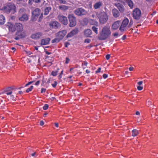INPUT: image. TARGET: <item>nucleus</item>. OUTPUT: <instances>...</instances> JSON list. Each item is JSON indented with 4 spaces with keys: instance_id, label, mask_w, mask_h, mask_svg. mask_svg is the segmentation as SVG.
Wrapping results in <instances>:
<instances>
[{
    "instance_id": "obj_1",
    "label": "nucleus",
    "mask_w": 158,
    "mask_h": 158,
    "mask_svg": "<svg viewBox=\"0 0 158 158\" xmlns=\"http://www.w3.org/2000/svg\"><path fill=\"white\" fill-rule=\"evenodd\" d=\"M111 34L110 27L108 26H104L98 36L100 40H105L108 38Z\"/></svg>"
},
{
    "instance_id": "obj_2",
    "label": "nucleus",
    "mask_w": 158,
    "mask_h": 158,
    "mask_svg": "<svg viewBox=\"0 0 158 158\" xmlns=\"http://www.w3.org/2000/svg\"><path fill=\"white\" fill-rule=\"evenodd\" d=\"M133 22L132 19H131L129 22L128 19L125 18L123 21L120 27L119 30L121 32H123L126 30L127 27L129 28L131 27L133 24Z\"/></svg>"
},
{
    "instance_id": "obj_3",
    "label": "nucleus",
    "mask_w": 158,
    "mask_h": 158,
    "mask_svg": "<svg viewBox=\"0 0 158 158\" xmlns=\"http://www.w3.org/2000/svg\"><path fill=\"white\" fill-rule=\"evenodd\" d=\"M7 26L10 31L14 32L15 30L17 31H23V25L20 23H17L13 25L11 23H8Z\"/></svg>"
},
{
    "instance_id": "obj_4",
    "label": "nucleus",
    "mask_w": 158,
    "mask_h": 158,
    "mask_svg": "<svg viewBox=\"0 0 158 158\" xmlns=\"http://www.w3.org/2000/svg\"><path fill=\"white\" fill-rule=\"evenodd\" d=\"M5 13L9 14L11 11L13 14L16 12V8L15 6L12 4L9 3L5 5L2 9Z\"/></svg>"
},
{
    "instance_id": "obj_5",
    "label": "nucleus",
    "mask_w": 158,
    "mask_h": 158,
    "mask_svg": "<svg viewBox=\"0 0 158 158\" xmlns=\"http://www.w3.org/2000/svg\"><path fill=\"white\" fill-rule=\"evenodd\" d=\"M96 16L98 18L101 24H104L108 20V17L107 14L104 11L97 12Z\"/></svg>"
},
{
    "instance_id": "obj_6",
    "label": "nucleus",
    "mask_w": 158,
    "mask_h": 158,
    "mask_svg": "<svg viewBox=\"0 0 158 158\" xmlns=\"http://www.w3.org/2000/svg\"><path fill=\"white\" fill-rule=\"evenodd\" d=\"M68 18L69 20V27H72L75 26L76 24L77 20L74 15L73 14H69Z\"/></svg>"
},
{
    "instance_id": "obj_7",
    "label": "nucleus",
    "mask_w": 158,
    "mask_h": 158,
    "mask_svg": "<svg viewBox=\"0 0 158 158\" xmlns=\"http://www.w3.org/2000/svg\"><path fill=\"white\" fill-rule=\"evenodd\" d=\"M141 12L140 9L138 8H135L133 11L132 16L134 19H139L141 16Z\"/></svg>"
},
{
    "instance_id": "obj_8",
    "label": "nucleus",
    "mask_w": 158,
    "mask_h": 158,
    "mask_svg": "<svg viewBox=\"0 0 158 158\" xmlns=\"http://www.w3.org/2000/svg\"><path fill=\"white\" fill-rule=\"evenodd\" d=\"M41 10L39 8H36L32 13L31 20L32 21H36L40 14Z\"/></svg>"
},
{
    "instance_id": "obj_9",
    "label": "nucleus",
    "mask_w": 158,
    "mask_h": 158,
    "mask_svg": "<svg viewBox=\"0 0 158 158\" xmlns=\"http://www.w3.org/2000/svg\"><path fill=\"white\" fill-rule=\"evenodd\" d=\"M74 13L76 15L81 16L85 15L87 13V11L82 8H79L75 10Z\"/></svg>"
},
{
    "instance_id": "obj_10",
    "label": "nucleus",
    "mask_w": 158,
    "mask_h": 158,
    "mask_svg": "<svg viewBox=\"0 0 158 158\" xmlns=\"http://www.w3.org/2000/svg\"><path fill=\"white\" fill-rule=\"evenodd\" d=\"M59 21L64 25H66L68 23V20L67 18L64 16L59 15L58 16Z\"/></svg>"
},
{
    "instance_id": "obj_11",
    "label": "nucleus",
    "mask_w": 158,
    "mask_h": 158,
    "mask_svg": "<svg viewBox=\"0 0 158 158\" xmlns=\"http://www.w3.org/2000/svg\"><path fill=\"white\" fill-rule=\"evenodd\" d=\"M43 35L42 33L40 32H38L32 34L30 37L33 39L37 40L40 39Z\"/></svg>"
},
{
    "instance_id": "obj_12",
    "label": "nucleus",
    "mask_w": 158,
    "mask_h": 158,
    "mask_svg": "<svg viewBox=\"0 0 158 158\" xmlns=\"http://www.w3.org/2000/svg\"><path fill=\"white\" fill-rule=\"evenodd\" d=\"M50 27L54 29H57L60 26V24L58 22L55 21H51L49 24Z\"/></svg>"
},
{
    "instance_id": "obj_13",
    "label": "nucleus",
    "mask_w": 158,
    "mask_h": 158,
    "mask_svg": "<svg viewBox=\"0 0 158 158\" xmlns=\"http://www.w3.org/2000/svg\"><path fill=\"white\" fill-rule=\"evenodd\" d=\"M67 32V31L65 30L60 31L56 33V37H58L61 40L65 35Z\"/></svg>"
},
{
    "instance_id": "obj_14",
    "label": "nucleus",
    "mask_w": 158,
    "mask_h": 158,
    "mask_svg": "<svg viewBox=\"0 0 158 158\" xmlns=\"http://www.w3.org/2000/svg\"><path fill=\"white\" fill-rule=\"evenodd\" d=\"M78 31V28H75L67 34L66 37L67 38H69L77 34Z\"/></svg>"
},
{
    "instance_id": "obj_15",
    "label": "nucleus",
    "mask_w": 158,
    "mask_h": 158,
    "mask_svg": "<svg viewBox=\"0 0 158 158\" xmlns=\"http://www.w3.org/2000/svg\"><path fill=\"white\" fill-rule=\"evenodd\" d=\"M115 6L121 12H123L124 10V6L123 5L119 3L116 2L114 4Z\"/></svg>"
},
{
    "instance_id": "obj_16",
    "label": "nucleus",
    "mask_w": 158,
    "mask_h": 158,
    "mask_svg": "<svg viewBox=\"0 0 158 158\" xmlns=\"http://www.w3.org/2000/svg\"><path fill=\"white\" fill-rule=\"evenodd\" d=\"M17 31L16 33V35L19 36L20 38H24L26 35V33L25 31Z\"/></svg>"
},
{
    "instance_id": "obj_17",
    "label": "nucleus",
    "mask_w": 158,
    "mask_h": 158,
    "mask_svg": "<svg viewBox=\"0 0 158 158\" xmlns=\"http://www.w3.org/2000/svg\"><path fill=\"white\" fill-rule=\"evenodd\" d=\"M112 13L113 16L115 18H117L120 15V13L115 8L112 10Z\"/></svg>"
},
{
    "instance_id": "obj_18",
    "label": "nucleus",
    "mask_w": 158,
    "mask_h": 158,
    "mask_svg": "<svg viewBox=\"0 0 158 158\" xmlns=\"http://www.w3.org/2000/svg\"><path fill=\"white\" fill-rule=\"evenodd\" d=\"M50 41L49 38L43 39L41 40V45H46L48 44Z\"/></svg>"
},
{
    "instance_id": "obj_19",
    "label": "nucleus",
    "mask_w": 158,
    "mask_h": 158,
    "mask_svg": "<svg viewBox=\"0 0 158 158\" xmlns=\"http://www.w3.org/2000/svg\"><path fill=\"white\" fill-rule=\"evenodd\" d=\"M102 3L100 1L97 2H96L94 5V8L95 9H97L99 8L102 6Z\"/></svg>"
},
{
    "instance_id": "obj_20",
    "label": "nucleus",
    "mask_w": 158,
    "mask_h": 158,
    "mask_svg": "<svg viewBox=\"0 0 158 158\" xmlns=\"http://www.w3.org/2000/svg\"><path fill=\"white\" fill-rule=\"evenodd\" d=\"M120 21H118L115 22L112 25V28L115 30L118 29L119 26Z\"/></svg>"
},
{
    "instance_id": "obj_21",
    "label": "nucleus",
    "mask_w": 158,
    "mask_h": 158,
    "mask_svg": "<svg viewBox=\"0 0 158 158\" xmlns=\"http://www.w3.org/2000/svg\"><path fill=\"white\" fill-rule=\"evenodd\" d=\"M28 15L26 14H23L21 17L19 19V20L23 21H26L28 20Z\"/></svg>"
},
{
    "instance_id": "obj_22",
    "label": "nucleus",
    "mask_w": 158,
    "mask_h": 158,
    "mask_svg": "<svg viewBox=\"0 0 158 158\" xmlns=\"http://www.w3.org/2000/svg\"><path fill=\"white\" fill-rule=\"evenodd\" d=\"M85 35L87 37L89 36L92 33V31L90 29H87L84 31Z\"/></svg>"
},
{
    "instance_id": "obj_23",
    "label": "nucleus",
    "mask_w": 158,
    "mask_h": 158,
    "mask_svg": "<svg viewBox=\"0 0 158 158\" xmlns=\"http://www.w3.org/2000/svg\"><path fill=\"white\" fill-rule=\"evenodd\" d=\"M48 6H49V5H48ZM51 10V8L50 6H46L44 10V15H48L49 14V11Z\"/></svg>"
},
{
    "instance_id": "obj_24",
    "label": "nucleus",
    "mask_w": 158,
    "mask_h": 158,
    "mask_svg": "<svg viewBox=\"0 0 158 158\" xmlns=\"http://www.w3.org/2000/svg\"><path fill=\"white\" fill-rule=\"evenodd\" d=\"M128 4L129 6L132 9L133 7V3L131 0H124Z\"/></svg>"
},
{
    "instance_id": "obj_25",
    "label": "nucleus",
    "mask_w": 158,
    "mask_h": 158,
    "mask_svg": "<svg viewBox=\"0 0 158 158\" xmlns=\"http://www.w3.org/2000/svg\"><path fill=\"white\" fill-rule=\"evenodd\" d=\"M5 21V17L2 15H0V24H3Z\"/></svg>"
},
{
    "instance_id": "obj_26",
    "label": "nucleus",
    "mask_w": 158,
    "mask_h": 158,
    "mask_svg": "<svg viewBox=\"0 0 158 158\" xmlns=\"http://www.w3.org/2000/svg\"><path fill=\"white\" fill-rule=\"evenodd\" d=\"M132 135L133 137L136 136L139 134V131L136 129H134L132 131Z\"/></svg>"
},
{
    "instance_id": "obj_27",
    "label": "nucleus",
    "mask_w": 158,
    "mask_h": 158,
    "mask_svg": "<svg viewBox=\"0 0 158 158\" xmlns=\"http://www.w3.org/2000/svg\"><path fill=\"white\" fill-rule=\"evenodd\" d=\"M59 8L62 10H66L68 9L69 7L67 6L64 5H61L59 6Z\"/></svg>"
},
{
    "instance_id": "obj_28",
    "label": "nucleus",
    "mask_w": 158,
    "mask_h": 158,
    "mask_svg": "<svg viewBox=\"0 0 158 158\" xmlns=\"http://www.w3.org/2000/svg\"><path fill=\"white\" fill-rule=\"evenodd\" d=\"M60 69L57 68V70L56 71H52L51 73V74L53 76H56L59 72Z\"/></svg>"
},
{
    "instance_id": "obj_29",
    "label": "nucleus",
    "mask_w": 158,
    "mask_h": 158,
    "mask_svg": "<svg viewBox=\"0 0 158 158\" xmlns=\"http://www.w3.org/2000/svg\"><path fill=\"white\" fill-rule=\"evenodd\" d=\"M60 40H61L59 39V38L58 37H56V38L52 40V43H58Z\"/></svg>"
},
{
    "instance_id": "obj_30",
    "label": "nucleus",
    "mask_w": 158,
    "mask_h": 158,
    "mask_svg": "<svg viewBox=\"0 0 158 158\" xmlns=\"http://www.w3.org/2000/svg\"><path fill=\"white\" fill-rule=\"evenodd\" d=\"M92 28L93 31H94L96 34L98 33V29L97 27L95 26H94L92 27Z\"/></svg>"
},
{
    "instance_id": "obj_31",
    "label": "nucleus",
    "mask_w": 158,
    "mask_h": 158,
    "mask_svg": "<svg viewBox=\"0 0 158 158\" xmlns=\"http://www.w3.org/2000/svg\"><path fill=\"white\" fill-rule=\"evenodd\" d=\"M33 88V86L32 85L29 88H27L26 90V92L27 93H29V92L31 91Z\"/></svg>"
},
{
    "instance_id": "obj_32",
    "label": "nucleus",
    "mask_w": 158,
    "mask_h": 158,
    "mask_svg": "<svg viewBox=\"0 0 158 158\" xmlns=\"http://www.w3.org/2000/svg\"><path fill=\"white\" fill-rule=\"evenodd\" d=\"M49 106L48 104H45L43 107L44 110H46L48 109Z\"/></svg>"
},
{
    "instance_id": "obj_33",
    "label": "nucleus",
    "mask_w": 158,
    "mask_h": 158,
    "mask_svg": "<svg viewBox=\"0 0 158 158\" xmlns=\"http://www.w3.org/2000/svg\"><path fill=\"white\" fill-rule=\"evenodd\" d=\"M57 1L60 4H65L66 2L64 0H57Z\"/></svg>"
},
{
    "instance_id": "obj_34",
    "label": "nucleus",
    "mask_w": 158,
    "mask_h": 158,
    "mask_svg": "<svg viewBox=\"0 0 158 158\" xmlns=\"http://www.w3.org/2000/svg\"><path fill=\"white\" fill-rule=\"evenodd\" d=\"M54 84H52V85L53 87L55 88L56 87L58 83L56 81H54Z\"/></svg>"
},
{
    "instance_id": "obj_35",
    "label": "nucleus",
    "mask_w": 158,
    "mask_h": 158,
    "mask_svg": "<svg viewBox=\"0 0 158 158\" xmlns=\"http://www.w3.org/2000/svg\"><path fill=\"white\" fill-rule=\"evenodd\" d=\"M91 41V40L89 39H86L84 40V43H89Z\"/></svg>"
},
{
    "instance_id": "obj_36",
    "label": "nucleus",
    "mask_w": 158,
    "mask_h": 158,
    "mask_svg": "<svg viewBox=\"0 0 158 158\" xmlns=\"http://www.w3.org/2000/svg\"><path fill=\"white\" fill-rule=\"evenodd\" d=\"M113 35L115 38H117L118 36V32H115L113 34Z\"/></svg>"
},
{
    "instance_id": "obj_37",
    "label": "nucleus",
    "mask_w": 158,
    "mask_h": 158,
    "mask_svg": "<svg viewBox=\"0 0 158 158\" xmlns=\"http://www.w3.org/2000/svg\"><path fill=\"white\" fill-rule=\"evenodd\" d=\"M137 89L139 90H141L143 89V87L139 85L137 87Z\"/></svg>"
},
{
    "instance_id": "obj_38",
    "label": "nucleus",
    "mask_w": 158,
    "mask_h": 158,
    "mask_svg": "<svg viewBox=\"0 0 158 158\" xmlns=\"http://www.w3.org/2000/svg\"><path fill=\"white\" fill-rule=\"evenodd\" d=\"M70 61V59L68 57H66V61L65 63L66 64H68L69 63Z\"/></svg>"
},
{
    "instance_id": "obj_39",
    "label": "nucleus",
    "mask_w": 158,
    "mask_h": 158,
    "mask_svg": "<svg viewBox=\"0 0 158 158\" xmlns=\"http://www.w3.org/2000/svg\"><path fill=\"white\" fill-rule=\"evenodd\" d=\"M10 98L13 100H15V97L13 95H10Z\"/></svg>"
},
{
    "instance_id": "obj_40",
    "label": "nucleus",
    "mask_w": 158,
    "mask_h": 158,
    "mask_svg": "<svg viewBox=\"0 0 158 158\" xmlns=\"http://www.w3.org/2000/svg\"><path fill=\"white\" fill-rule=\"evenodd\" d=\"M46 91V89L44 88H42L41 89V93H43L45 92Z\"/></svg>"
},
{
    "instance_id": "obj_41",
    "label": "nucleus",
    "mask_w": 158,
    "mask_h": 158,
    "mask_svg": "<svg viewBox=\"0 0 158 158\" xmlns=\"http://www.w3.org/2000/svg\"><path fill=\"white\" fill-rule=\"evenodd\" d=\"M33 82H34L33 81H30V82H28L27 84H26V85H25V86L26 87L28 85L31 84Z\"/></svg>"
},
{
    "instance_id": "obj_42",
    "label": "nucleus",
    "mask_w": 158,
    "mask_h": 158,
    "mask_svg": "<svg viewBox=\"0 0 158 158\" xmlns=\"http://www.w3.org/2000/svg\"><path fill=\"white\" fill-rule=\"evenodd\" d=\"M108 75L106 74H104L103 75V77L104 79H106L108 77Z\"/></svg>"
},
{
    "instance_id": "obj_43",
    "label": "nucleus",
    "mask_w": 158,
    "mask_h": 158,
    "mask_svg": "<svg viewBox=\"0 0 158 158\" xmlns=\"http://www.w3.org/2000/svg\"><path fill=\"white\" fill-rule=\"evenodd\" d=\"M110 55H109V54H107V55H106V59L107 60H108L110 59Z\"/></svg>"
},
{
    "instance_id": "obj_44",
    "label": "nucleus",
    "mask_w": 158,
    "mask_h": 158,
    "mask_svg": "<svg viewBox=\"0 0 158 158\" xmlns=\"http://www.w3.org/2000/svg\"><path fill=\"white\" fill-rule=\"evenodd\" d=\"M101 69V68H99L96 71V73H98L100 72Z\"/></svg>"
},
{
    "instance_id": "obj_45",
    "label": "nucleus",
    "mask_w": 158,
    "mask_h": 158,
    "mask_svg": "<svg viewBox=\"0 0 158 158\" xmlns=\"http://www.w3.org/2000/svg\"><path fill=\"white\" fill-rule=\"evenodd\" d=\"M44 124V123L43 121H41L40 122V126H42Z\"/></svg>"
},
{
    "instance_id": "obj_46",
    "label": "nucleus",
    "mask_w": 158,
    "mask_h": 158,
    "mask_svg": "<svg viewBox=\"0 0 158 158\" xmlns=\"http://www.w3.org/2000/svg\"><path fill=\"white\" fill-rule=\"evenodd\" d=\"M83 64L85 66H86L88 64V63L86 61H85L84 62V64L83 63H82V66H83Z\"/></svg>"
},
{
    "instance_id": "obj_47",
    "label": "nucleus",
    "mask_w": 158,
    "mask_h": 158,
    "mask_svg": "<svg viewBox=\"0 0 158 158\" xmlns=\"http://www.w3.org/2000/svg\"><path fill=\"white\" fill-rule=\"evenodd\" d=\"M70 45V44L69 42H66L65 43V47H68V46Z\"/></svg>"
},
{
    "instance_id": "obj_48",
    "label": "nucleus",
    "mask_w": 158,
    "mask_h": 158,
    "mask_svg": "<svg viewBox=\"0 0 158 158\" xmlns=\"http://www.w3.org/2000/svg\"><path fill=\"white\" fill-rule=\"evenodd\" d=\"M34 1V0H29L28 3L29 4L31 5Z\"/></svg>"
},
{
    "instance_id": "obj_49",
    "label": "nucleus",
    "mask_w": 158,
    "mask_h": 158,
    "mask_svg": "<svg viewBox=\"0 0 158 158\" xmlns=\"http://www.w3.org/2000/svg\"><path fill=\"white\" fill-rule=\"evenodd\" d=\"M40 81L39 80L37 81L35 83V85H38L40 84Z\"/></svg>"
},
{
    "instance_id": "obj_50",
    "label": "nucleus",
    "mask_w": 158,
    "mask_h": 158,
    "mask_svg": "<svg viewBox=\"0 0 158 158\" xmlns=\"http://www.w3.org/2000/svg\"><path fill=\"white\" fill-rule=\"evenodd\" d=\"M12 92L11 91H10V92H7L6 93V95H11L12 94Z\"/></svg>"
},
{
    "instance_id": "obj_51",
    "label": "nucleus",
    "mask_w": 158,
    "mask_h": 158,
    "mask_svg": "<svg viewBox=\"0 0 158 158\" xmlns=\"http://www.w3.org/2000/svg\"><path fill=\"white\" fill-rule=\"evenodd\" d=\"M129 69L130 71H132L134 70V68L132 66L130 67Z\"/></svg>"
},
{
    "instance_id": "obj_52",
    "label": "nucleus",
    "mask_w": 158,
    "mask_h": 158,
    "mask_svg": "<svg viewBox=\"0 0 158 158\" xmlns=\"http://www.w3.org/2000/svg\"><path fill=\"white\" fill-rule=\"evenodd\" d=\"M27 53L28 55H30L32 54V52L30 51L27 52Z\"/></svg>"
},
{
    "instance_id": "obj_53",
    "label": "nucleus",
    "mask_w": 158,
    "mask_h": 158,
    "mask_svg": "<svg viewBox=\"0 0 158 158\" xmlns=\"http://www.w3.org/2000/svg\"><path fill=\"white\" fill-rule=\"evenodd\" d=\"M0 107H1V108L3 109L4 108V105L2 104L1 103L0 104Z\"/></svg>"
},
{
    "instance_id": "obj_54",
    "label": "nucleus",
    "mask_w": 158,
    "mask_h": 158,
    "mask_svg": "<svg viewBox=\"0 0 158 158\" xmlns=\"http://www.w3.org/2000/svg\"><path fill=\"white\" fill-rule=\"evenodd\" d=\"M45 53L46 54L48 55H50L51 53V52H49L47 51H45Z\"/></svg>"
},
{
    "instance_id": "obj_55",
    "label": "nucleus",
    "mask_w": 158,
    "mask_h": 158,
    "mask_svg": "<svg viewBox=\"0 0 158 158\" xmlns=\"http://www.w3.org/2000/svg\"><path fill=\"white\" fill-rule=\"evenodd\" d=\"M20 38H21L19 36H16L15 38V39L16 40H18Z\"/></svg>"
},
{
    "instance_id": "obj_56",
    "label": "nucleus",
    "mask_w": 158,
    "mask_h": 158,
    "mask_svg": "<svg viewBox=\"0 0 158 158\" xmlns=\"http://www.w3.org/2000/svg\"><path fill=\"white\" fill-rule=\"evenodd\" d=\"M143 81H140L137 83L139 85H141L143 84Z\"/></svg>"
},
{
    "instance_id": "obj_57",
    "label": "nucleus",
    "mask_w": 158,
    "mask_h": 158,
    "mask_svg": "<svg viewBox=\"0 0 158 158\" xmlns=\"http://www.w3.org/2000/svg\"><path fill=\"white\" fill-rule=\"evenodd\" d=\"M62 75H60V74L59 76H58V78L59 79H60L61 78H62Z\"/></svg>"
},
{
    "instance_id": "obj_58",
    "label": "nucleus",
    "mask_w": 158,
    "mask_h": 158,
    "mask_svg": "<svg viewBox=\"0 0 158 158\" xmlns=\"http://www.w3.org/2000/svg\"><path fill=\"white\" fill-rule=\"evenodd\" d=\"M35 0V2L36 3H38L40 2L41 0Z\"/></svg>"
},
{
    "instance_id": "obj_59",
    "label": "nucleus",
    "mask_w": 158,
    "mask_h": 158,
    "mask_svg": "<svg viewBox=\"0 0 158 158\" xmlns=\"http://www.w3.org/2000/svg\"><path fill=\"white\" fill-rule=\"evenodd\" d=\"M55 126L56 127H59V124L58 123H55Z\"/></svg>"
},
{
    "instance_id": "obj_60",
    "label": "nucleus",
    "mask_w": 158,
    "mask_h": 158,
    "mask_svg": "<svg viewBox=\"0 0 158 158\" xmlns=\"http://www.w3.org/2000/svg\"><path fill=\"white\" fill-rule=\"evenodd\" d=\"M90 71L88 70V69H87L86 70V73H90Z\"/></svg>"
},
{
    "instance_id": "obj_61",
    "label": "nucleus",
    "mask_w": 158,
    "mask_h": 158,
    "mask_svg": "<svg viewBox=\"0 0 158 158\" xmlns=\"http://www.w3.org/2000/svg\"><path fill=\"white\" fill-rule=\"evenodd\" d=\"M74 68H71L70 69V70H69V71H71V73H73V72L72 71V70H73V69H74Z\"/></svg>"
},
{
    "instance_id": "obj_62",
    "label": "nucleus",
    "mask_w": 158,
    "mask_h": 158,
    "mask_svg": "<svg viewBox=\"0 0 158 158\" xmlns=\"http://www.w3.org/2000/svg\"><path fill=\"white\" fill-rule=\"evenodd\" d=\"M140 114V112L138 111H137L136 112V114L137 115H139Z\"/></svg>"
},
{
    "instance_id": "obj_63",
    "label": "nucleus",
    "mask_w": 158,
    "mask_h": 158,
    "mask_svg": "<svg viewBox=\"0 0 158 158\" xmlns=\"http://www.w3.org/2000/svg\"><path fill=\"white\" fill-rule=\"evenodd\" d=\"M126 38V36L125 35H123L122 38V39L123 40H125Z\"/></svg>"
},
{
    "instance_id": "obj_64",
    "label": "nucleus",
    "mask_w": 158,
    "mask_h": 158,
    "mask_svg": "<svg viewBox=\"0 0 158 158\" xmlns=\"http://www.w3.org/2000/svg\"><path fill=\"white\" fill-rule=\"evenodd\" d=\"M36 153L35 152H34V153H32L31 154V155L32 156H34L35 154Z\"/></svg>"
}]
</instances>
